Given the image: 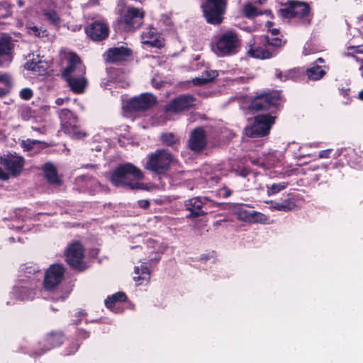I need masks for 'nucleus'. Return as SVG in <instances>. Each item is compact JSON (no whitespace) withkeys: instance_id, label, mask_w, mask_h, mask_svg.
I'll return each instance as SVG.
<instances>
[{"instance_id":"f257e3e1","label":"nucleus","mask_w":363,"mask_h":363,"mask_svg":"<svg viewBox=\"0 0 363 363\" xmlns=\"http://www.w3.org/2000/svg\"><path fill=\"white\" fill-rule=\"evenodd\" d=\"M144 178L142 170L130 162L120 164L111 172L110 182L116 187H128L130 189H141L140 181Z\"/></svg>"},{"instance_id":"f03ea898","label":"nucleus","mask_w":363,"mask_h":363,"mask_svg":"<svg viewBox=\"0 0 363 363\" xmlns=\"http://www.w3.org/2000/svg\"><path fill=\"white\" fill-rule=\"evenodd\" d=\"M229 0H202L200 9L206 22L219 26L225 20Z\"/></svg>"},{"instance_id":"7ed1b4c3","label":"nucleus","mask_w":363,"mask_h":363,"mask_svg":"<svg viewBox=\"0 0 363 363\" xmlns=\"http://www.w3.org/2000/svg\"><path fill=\"white\" fill-rule=\"evenodd\" d=\"M145 11L131 5L125 6L121 11L116 22L118 28L124 32H134L143 24Z\"/></svg>"},{"instance_id":"20e7f679","label":"nucleus","mask_w":363,"mask_h":363,"mask_svg":"<svg viewBox=\"0 0 363 363\" xmlns=\"http://www.w3.org/2000/svg\"><path fill=\"white\" fill-rule=\"evenodd\" d=\"M174 161L173 155L167 149H157L147 155L144 168L157 175L165 174Z\"/></svg>"},{"instance_id":"39448f33","label":"nucleus","mask_w":363,"mask_h":363,"mask_svg":"<svg viewBox=\"0 0 363 363\" xmlns=\"http://www.w3.org/2000/svg\"><path fill=\"white\" fill-rule=\"evenodd\" d=\"M241 40L235 30H228L217 37L215 52L218 56L225 57L236 54Z\"/></svg>"},{"instance_id":"423d86ee","label":"nucleus","mask_w":363,"mask_h":363,"mask_svg":"<svg viewBox=\"0 0 363 363\" xmlns=\"http://www.w3.org/2000/svg\"><path fill=\"white\" fill-rule=\"evenodd\" d=\"M282 102L281 91H263L252 99L250 108L256 111H267L272 108H277Z\"/></svg>"},{"instance_id":"0eeeda50","label":"nucleus","mask_w":363,"mask_h":363,"mask_svg":"<svg viewBox=\"0 0 363 363\" xmlns=\"http://www.w3.org/2000/svg\"><path fill=\"white\" fill-rule=\"evenodd\" d=\"M275 116L270 113L257 114L254 117L253 123L245 128L247 136L255 138L267 136L275 123Z\"/></svg>"},{"instance_id":"6e6552de","label":"nucleus","mask_w":363,"mask_h":363,"mask_svg":"<svg viewBox=\"0 0 363 363\" xmlns=\"http://www.w3.org/2000/svg\"><path fill=\"white\" fill-rule=\"evenodd\" d=\"M40 283V279L35 277L25 276L18 280L13 289V293L16 298L21 301L33 299Z\"/></svg>"},{"instance_id":"1a4fd4ad","label":"nucleus","mask_w":363,"mask_h":363,"mask_svg":"<svg viewBox=\"0 0 363 363\" xmlns=\"http://www.w3.org/2000/svg\"><path fill=\"white\" fill-rule=\"evenodd\" d=\"M65 257L66 262L78 272H82L87 269L88 266L84 261V247L79 241H74L69 245Z\"/></svg>"},{"instance_id":"9d476101","label":"nucleus","mask_w":363,"mask_h":363,"mask_svg":"<svg viewBox=\"0 0 363 363\" xmlns=\"http://www.w3.org/2000/svg\"><path fill=\"white\" fill-rule=\"evenodd\" d=\"M310 6L308 4L298 1H290L285 8L280 9L279 12L284 18H298L303 22L310 23L308 16L310 13Z\"/></svg>"},{"instance_id":"9b49d317","label":"nucleus","mask_w":363,"mask_h":363,"mask_svg":"<svg viewBox=\"0 0 363 363\" xmlns=\"http://www.w3.org/2000/svg\"><path fill=\"white\" fill-rule=\"evenodd\" d=\"M66 269L62 264H52L44 274L43 286L45 291H52L62 282Z\"/></svg>"},{"instance_id":"f8f14e48","label":"nucleus","mask_w":363,"mask_h":363,"mask_svg":"<svg viewBox=\"0 0 363 363\" xmlns=\"http://www.w3.org/2000/svg\"><path fill=\"white\" fill-rule=\"evenodd\" d=\"M65 340V333L62 330H52L48 333L41 342L38 350L31 352L30 356L40 357L50 350L58 347L62 345Z\"/></svg>"},{"instance_id":"ddd939ff","label":"nucleus","mask_w":363,"mask_h":363,"mask_svg":"<svg viewBox=\"0 0 363 363\" xmlns=\"http://www.w3.org/2000/svg\"><path fill=\"white\" fill-rule=\"evenodd\" d=\"M196 98L190 94H182L170 100L165 106V111L180 113L188 111L196 106Z\"/></svg>"},{"instance_id":"4468645a","label":"nucleus","mask_w":363,"mask_h":363,"mask_svg":"<svg viewBox=\"0 0 363 363\" xmlns=\"http://www.w3.org/2000/svg\"><path fill=\"white\" fill-rule=\"evenodd\" d=\"M155 104L152 94L143 93L125 101L123 109L129 113L146 111Z\"/></svg>"},{"instance_id":"2eb2a0df","label":"nucleus","mask_w":363,"mask_h":363,"mask_svg":"<svg viewBox=\"0 0 363 363\" xmlns=\"http://www.w3.org/2000/svg\"><path fill=\"white\" fill-rule=\"evenodd\" d=\"M249 57L259 60H267L275 57L277 55L275 48H269L263 38H260L253 44L250 45L247 52Z\"/></svg>"},{"instance_id":"dca6fc26","label":"nucleus","mask_w":363,"mask_h":363,"mask_svg":"<svg viewBox=\"0 0 363 363\" xmlns=\"http://www.w3.org/2000/svg\"><path fill=\"white\" fill-rule=\"evenodd\" d=\"M0 164L4 167L9 176L17 177L23 171L25 161L23 157L8 154L0 157Z\"/></svg>"},{"instance_id":"f3484780","label":"nucleus","mask_w":363,"mask_h":363,"mask_svg":"<svg viewBox=\"0 0 363 363\" xmlns=\"http://www.w3.org/2000/svg\"><path fill=\"white\" fill-rule=\"evenodd\" d=\"M84 30L87 36L94 42L106 40L110 32L108 24L101 21H94L88 23Z\"/></svg>"},{"instance_id":"a211bd4d","label":"nucleus","mask_w":363,"mask_h":363,"mask_svg":"<svg viewBox=\"0 0 363 363\" xmlns=\"http://www.w3.org/2000/svg\"><path fill=\"white\" fill-rule=\"evenodd\" d=\"M72 74H85L86 67L82 63L79 55L75 52H69L67 60V65L62 71V78L73 76Z\"/></svg>"},{"instance_id":"6ab92c4d","label":"nucleus","mask_w":363,"mask_h":363,"mask_svg":"<svg viewBox=\"0 0 363 363\" xmlns=\"http://www.w3.org/2000/svg\"><path fill=\"white\" fill-rule=\"evenodd\" d=\"M133 54L130 48L125 46L113 47L108 48L105 54V60L106 62L117 64L125 61Z\"/></svg>"},{"instance_id":"aec40b11","label":"nucleus","mask_w":363,"mask_h":363,"mask_svg":"<svg viewBox=\"0 0 363 363\" xmlns=\"http://www.w3.org/2000/svg\"><path fill=\"white\" fill-rule=\"evenodd\" d=\"M207 145L206 133L203 128L197 127L190 134L188 146L195 152L202 151Z\"/></svg>"},{"instance_id":"412c9836","label":"nucleus","mask_w":363,"mask_h":363,"mask_svg":"<svg viewBox=\"0 0 363 363\" xmlns=\"http://www.w3.org/2000/svg\"><path fill=\"white\" fill-rule=\"evenodd\" d=\"M201 197L196 196L187 199L184 201V206L190 213L186 216V218H196L207 214V212L203 209L206 202Z\"/></svg>"},{"instance_id":"4be33fe9","label":"nucleus","mask_w":363,"mask_h":363,"mask_svg":"<svg viewBox=\"0 0 363 363\" xmlns=\"http://www.w3.org/2000/svg\"><path fill=\"white\" fill-rule=\"evenodd\" d=\"M56 4L50 1L48 3L47 7L43 9V16L45 19L52 26H55L56 28H59L60 27V24L62 22V19L59 13L56 11Z\"/></svg>"},{"instance_id":"5701e85b","label":"nucleus","mask_w":363,"mask_h":363,"mask_svg":"<svg viewBox=\"0 0 363 363\" xmlns=\"http://www.w3.org/2000/svg\"><path fill=\"white\" fill-rule=\"evenodd\" d=\"M64 79L67 82L70 90L77 94L84 93L88 84L85 74H77L76 76H71Z\"/></svg>"},{"instance_id":"b1692460","label":"nucleus","mask_w":363,"mask_h":363,"mask_svg":"<svg viewBox=\"0 0 363 363\" xmlns=\"http://www.w3.org/2000/svg\"><path fill=\"white\" fill-rule=\"evenodd\" d=\"M143 37L144 39H146L144 41V43L146 45L157 48H160L164 46L162 39L158 37L157 29L152 26H150L147 30L143 33Z\"/></svg>"},{"instance_id":"393cba45","label":"nucleus","mask_w":363,"mask_h":363,"mask_svg":"<svg viewBox=\"0 0 363 363\" xmlns=\"http://www.w3.org/2000/svg\"><path fill=\"white\" fill-rule=\"evenodd\" d=\"M42 170L48 183L55 185H61L62 184V180L58 176L56 167L52 163H45L43 166Z\"/></svg>"},{"instance_id":"a878e982","label":"nucleus","mask_w":363,"mask_h":363,"mask_svg":"<svg viewBox=\"0 0 363 363\" xmlns=\"http://www.w3.org/2000/svg\"><path fill=\"white\" fill-rule=\"evenodd\" d=\"M271 207L279 211L289 212L297 209L296 200L294 198H288L281 202L271 201Z\"/></svg>"},{"instance_id":"bb28decb","label":"nucleus","mask_w":363,"mask_h":363,"mask_svg":"<svg viewBox=\"0 0 363 363\" xmlns=\"http://www.w3.org/2000/svg\"><path fill=\"white\" fill-rule=\"evenodd\" d=\"M304 74L308 80L318 81L324 77L326 72L321 66L312 63L311 67L306 69Z\"/></svg>"},{"instance_id":"cd10ccee","label":"nucleus","mask_w":363,"mask_h":363,"mask_svg":"<svg viewBox=\"0 0 363 363\" xmlns=\"http://www.w3.org/2000/svg\"><path fill=\"white\" fill-rule=\"evenodd\" d=\"M160 141L163 145L169 147L175 151L179 150L181 144L179 138L173 133H162Z\"/></svg>"},{"instance_id":"c85d7f7f","label":"nucleus","mask_w":363,"mask_h":363,"mask_svg":"<svg viewBox=\"0 0 363 363\" xmlns=\"http://www.w3.org/2000/svg\"><path fill=\"white\" fill-rule=\"evenodd\" d=\"M128 299L127 295L123 291H118L105 299V306L107 308L113 310L115 305L119 303L125 302Z\"/></svg>"},{"instance_id":"c756f323","label":"nucleus","mask_w":363,"mask_h":363,"mask_svg":"<svg viewBox=\"0 0 363 363\" xmlns=\"http://www.w3.org/2000/svg\"><path fill=\"white\" fill-rule=\"evenodd\" d=\"M60 118L64 130L67 128L73 123H77V117L74 116V113L71 111L67 108L62 109L60 111Z\"/></svg>"},{"instance_id":"7c9ffc66","label":"nucleus","mask_w":363,"mask_h":363,"mask_svg":"<svg viewBox=\"0 0 363 363\" xmlns=\"http://www.w3.org/2000/svg\"><path fill=\"white\" fill-rule=\"evenodd\" d=\"M252 211L247 209L246 206L240 205L235 210V215L238 219L245 222H250L252 218Z\"/></svg>"},{"instance_id":"2f4dec72","label":"nucleus","mask_w":363,"mask_h":363,"mask_svg":"<svg viewBox=\"0 0 363 363\" xmlns=\"http://www.w3.org/2000/svg\"><path fill=\"white\" fill-rule=\"evenodd\" d=\"M243 15L249 19L254 18L257 16L262 15L264 13L259 11L252 3L246 4L242 9Z\"/></svg>"},{"instance_id":"473e14b6","label":"nucleus","mask_w":363,"mask_h":363,"mask_svg":"<svg viewBox=\"0 0 363 363\" xmlns=\"http://www.w3.org/2000/svg\"><path fill=\"white\" fill-rule=\"evenodd\" d=\"M65 131L72 135V137L77 139H82L86 137L87 135L86 132L79 129V128L77 125V123H73L67 128H66Z\"/></svg>"},{"instance_id":"72a5a7b5","label":"nucleus","mask_w":363,"mask_h":363,"mask_svg":"<svg viewBox=\"0 0 363 363\" xmlns=\"http://www.w3.org/2000/svg\"><path fill=\"white\" fill-rule=\"evenodd\" d=\"M289 185L288 182H281L279 184L274 183L271 186H267V193L269 196L276 194L285 189Z\"/></svg>"},{"instance_id":"f704fd0d","label":"nucleus","mask_w":363,"mask_h":363,"mask_svg":"<svg viewBox=\"0 0 363 363\" xmlns=\"http://www.w3.org/2000/svg\"><path fill=\"white\" fill-rule=\"evenodd\" d=\"M303 74L304 72L301 68H294L285 73V79L297 82L300 80L301 75Z\"/></svg>"},{"instance_id":"c9c22d12","label":"nucleus","mask_w":363,"mask_h":363,"mask_svg":"<svg viewBox=\"0 0 363 363\" xmlns=\"http://www.w3.org/2000/svg\"><path fill=\"white\" fill-rule=\"evenodd\" d=\"M12 49L11 43L9 38H1L0 39V55H7L11 53Z\"/></svg>"},{"instance_id":"e433bc0d","label":"nucleus","mask_w":363,"mask_h":363,"mask_svg":"<svg viewBox=\"0 0 363 363\" xmlns=\"http://www.w3.org/2000/svg\"><path fill=\"white\" fill-rule=\"evenodd\" d=\"M269 48H275L278 52V48L284 45L282 40L278 37L270 38L269 36L263 37Z\"/></svg>"},{"instance_id":"4c0bfd02","label":"nucleus","mask_w":363,"mask_h":363,"mask_svg":"<svg viewBox=\"0 0 363 363\" xmlns=\"http://www.w3.org/2000/svg\"><path fill=\"white\" fill-rule=\"evenodd\" d=\"M250 223L267 224L269 223V217L262 213L252 211L251 221Z\"/></svg>"},{"instance_id":"58836bf2","label":"nucleus","mask_w":363,"mask_h":363,"mask_svg":"<svg viewBox=\"0 0 363 363\" xmlns=\"http://www.w3.org/2000/svg\"><path fill=\"white\" fill-rule=\"evenodd\" d=\"M80 347V343L78 340H72L65 349V355L69 356L75 354Z\"/></svg>"},{"instance_id":"ea45409f","label":"nucleus","mask_w":363,"mask_h":363,"mask_svg":"<svg viewBox=\"0 0 363 363\" xmlns=\"http://www.w3.org/2000/svg\"><path fill=\"white\" fill-rule=\"evenodd\" d=\"M140 272H141V275L133 277V279L135 281H138L140 280H147L150 279V271H149V269L146 266H143V265L140 266Z\"/></svg>"},{"instance_id":"a19ab883","label":"nucleus","mask_w":363,"mask_h":363,"mask_svg":"<svg viewBox=\"0 0 363 363\" xmlns=\"http://www.w3.org/2000/svg\"><path fill=\"white\" fill-rule=\"evenodd\" d=\"M202 76L209 83L218 76V73L216 70H206L202 72Z\"/></svg>"},{"instance_id":"79ce46f5","label":"nucleus","mask_w":363,"mask_h":363,"mask_svg":"<svg viewBox=\"0 0 363 363\" xmlns=\"http://www.w3.org/2000/svg\"><path fill=\"white\" fill-rule=\"evenodd\" d=\"M77 340H86L90 337V332L81 328H77Z\"/></svg>"},{"instance_id":"37998d69","label":"nucleus","mask_w":363,"mask_h":363,"mask_svg":"<svg viewBox=\"0 0 363 363\" xmlns=\"http://www.w3.org/2000/svg\"><path fill=\"white\" fill-rule=\"evenodd\" d=\"M20 97L23 100H29L33 97V92L30 88H23L20 91Z\"/></svg>"},{"instance_id":"c03bdc74","label":"nucleus","mask_w":363,"mask_h":363,"mask_svg":"<svg viewBox=\"0 0 363 363\" xmlns=\"http://www.w3.org/2000/svg\"><path fill=\"white\" fill-rule=\"evenodd\" d=\"M37 143H40V141L35 140L28 139L25 141H23L22 145H23V147L26 150L30 151L33 148L34 145Z\"/></svg>"},{"instance_id":"a18cd8bd","label":"nucleus","mask_w":363,"mask_h":363,"mask_svg":"<svg viewBox=\"0 0 363 363\" xmlns=\"http://www.w3.org/2000/svg\"><path fill=\"white\" fill-rule=\"evenodd\" d=\"M30 30L33 33V34L37 37H44L48 35L47 30L40 29L37 26H32L30 28Z\"/></svg>"},{"instance_id":"49530a36","label":"nucleus","mask_w":363,"mask_h":363,"mask_svg":"<svg viewBox=\"0 0 363 363\" xmlns=\"http://www.w3.org/2000/svg\"><path fill=\"white\" fill-rule=\"evenodd\" d=\"M0 82L3 83L4 86L8 87L12 86L11 79L9 74H0Z\"/></svg>"},{"instance_id":"de8ad7c7","label":"nucleus","mask_w":363,"mask_h":363,"mask_svg":"<svg viewBox=\"0 0 363 363\" xmlns=\"http://www.w3.org/2000/svg\"><path fill=\"white\" fill-rule=\"evenodd\" d=\"M192 83L194 86H203L208 84L207 81L203 76L201 77H195L192 79Z\"/></svg>"},{"instance_id":"09e8293b","label":"nucleus","mask_w":363,"mask_h":363,"mask_svg":"<svg viewBox=\"0 0 363 363\" xmlns=\"http://www.w3.org/2000/svg\"><path fill=\"white\" fill-rule=\"evenodd\" d=\"M25 273L30 274H35L36 273L40 272V269L38 266L33 265V266H29L26 267L24 269Z\"/></svg>"},{"instance_id":"8fccbe9b","label":"nucleus","mask_w":363,"mask_h":363,"mask_svg":"<svg viewBox=\"0 0 363 363\" xmlns=\"http://www.w3.org/2000/svg\"><path fill=\"white\" fill-rule=\"evenodd\" d=\"M9 178H10V176L8 174V172H6L5 170H4L0 167V179L2 180V181H7V180L9 179Z\"/></svg>"},{"instance_id":"3c124183","label":"nucleus","mask_w":363,"mask_h":363,"mask_svg":"<svg viewBox=\"0 0 363 363\" xmlns=\"http://www.w3.org/2000/svg\"><path fill=\"white\" fill-rule=\"evenodd\" d=\"M331 152H332L331 149L321 150L319 152V157H320V158H328L330 157V154L331 153Z\"/></svg>"},{"instance_id":"603ef678","label":"nucleus","mask_w":363,"mask_h":363,"mask_svg":"<svg viewBox=\"0 0 363 363\" xmlns=\"http://www.w3.org/2000/svg\"><path fill=\"white\" fill-rule=\"evenodd\" d=\"M11 88V87H8L6 86H4V87L0 86V96L3 97V96H6V94H8L10 91Z\"/></svg>"},{"instance_id":"864d4df0","label":"nucleus","mask_w":363,"mask_h":363,"mask_svg":"<svg viewBox=\"0 0 363 363\" xmlns=\"http://www.w3.org/2000/svg\"><path fill=\"white\" fill-rule=\"evenodd\" d=\"M275 74L277 79H280L281 81H286V79H285V73L283 74L282 72L279 69H276Z\"/></svg>"},{"instance_id":"5fc2aeb1","label":"nucleus","mask_w":363,"mask_h":363,"mask_svg":"<svg viewBox=\"0 0 363 363\" xmlns=\"http://www.w3.org/2000/svg\"><path fill=\"white\" fill-rule=\"evenodd\" d=\"M138 203L139 206L144 209L149 208L150 205V203L147 200H140L138 201Z\"/></svg>"},{"instance_id":"6e6d98bb","label":"nucleus","mask_w":363,"mask_h":363,"mask_svg":"<svg viewBox=\"0 0 363 363\" xmlns=\"http://www.w3.org/2000/svg\"><path fill=\"white\" fill-rule=\"evenodd\" d=\"M37 67L36 62L33 61L26 62V68L29 70H35Z\"/></svg>"},{"instance_id":"4d7b16f0","label":"nucleus","mask_w":363,"mask_h":363,"mask_svg":"<svg viewBox=\"0 0 363 363\" xmlns=\"http://www.w3.org/2000/svg\"><path fill=\"white\" fill-rule=\"evenodd\" d=\"M30 108L28 107H26V108H23L21 111L22 117H23L25 118L26 116H27V114H28L30 113Z\"/></svg>"},{"instance_id":"13d9d810","label":"nucleus","mask_w":363,"mask_h":363,"mask_svg":"<svg viewBox=\"0 0 363 363\" xmlns=\"http://www.w3.org/2000/svg\"><path fill=\"white\" fill-rule=\"evenodd\" d=\"M269 31L271 32L272 35H277L280 33L279 29H278V28H272V29H270Z\"/></svg>"},{"instance_id":"bf43d9fd","label":"nucleus","mask_w":363,"mask_h":363,"mask_svg":"<svg viewBox=\"0 0 363 363\" xmlns=\"http://www.w3.org/2000/svg\"><path fill=\"white\" fill-rule=\"evenodd\" d=\"M86 315H87V313H86V312L85 311V310L82 309V310H80V311L78 312V313H77V316H78V317H80V316H86Z\"/></svg>"},{"instance_id":"052dcab7","label":"nucleus","mask_w":363,"mask_h":363,"mask_svg":"<svg viewBox=\"0 0 363 363\" xmlns=\"http://www.w3.org/2000/svg\"><path fill=\"white\" fill-rule=\"evenodd\" d=\"M350 91V89H342V90H341V94L344 96H346L349 95Z\"/></svg>"},{"instance_id":"680f3d73","label":"nucleus","mask_w":363,"mask_h":363,"mask_svg":"<svg viewBox=\"0 0 363 363\" xmlns=\"http://www.w3.org/2000/svg\"><path fill=\"white\" fill-rule=\"evenodd\" d=\"M134 272L136 274V276L141 275L140 267H135Z\"/></svg>"},{"instance_id":"e2e57ef3","label":"nucleus","mask_w":363,"mask_h":363,"mask_svg":"<svg viewBox=\"0 0 363 363\" xmlns=\"http://www.w3.org/2000/svg\"><path fill=\"white\" fill-rule=\"evenodd\" d=\"M99 249H94V250H92L91 252V255L93 257H96L99 254Z\"/></svg>"},{"instance_id":"0e129e2a","label":"nucleus","mask_w":363,"mask_h":363,"mask_svg":"<svg viewBox=\"0 0 363 363\" xmlns=\"http://www.w3.org/2000/svg\"><path fill=\"white\" fill-rule=\"evenodd\" d=\"M63 102H64V100L61 98L57 99L56 101H55L56 104H57L58 106L62 105Z\"/></svg>"},{"instance_id":"69168bd1","label":"nucleus","mask_w":363,"mask_h":363,"mask_svg":"<svg viewBox=\"0 0 363 363\" xmlns=\"http://www.w3.org/2000/svg\"><path fill=\"white\" fill-rule=\"evenodd\" d=\"M358 99L361 101H363V89L359 92Z\"/></svg>"},{"instance_id":"338daca9","label":"nucleus","mask_w":363,"mask_h":363,"mask_svg":"<svg viewBox=\"0 0 363 363\" xmlns=\"http://www.w3.org/2000/svg\"><path fill=\"white\" fill-rule=\"evenodd\" d=\"M318 62L323 63V62H325V60H324V59H323V58H322V57H319V58H318V59H317V60H316L313 63L317 64Z\"/></svg>"},{"instance_id":"774afa93","label":"nucleus","mask_w":363,"mask_h":363,"mask_svg":"<svg viewBox=\"0 0 363 363\" xmlns=\"http://www.w3.org/2000/svg\"><path fill=\"white\" fill-rule=\"evenodd\" d=\"M362 65H361V66L359 67V71H360V72H361V76H362V77L363 78V60H362Z\"/></svg>"}]
</instances>
